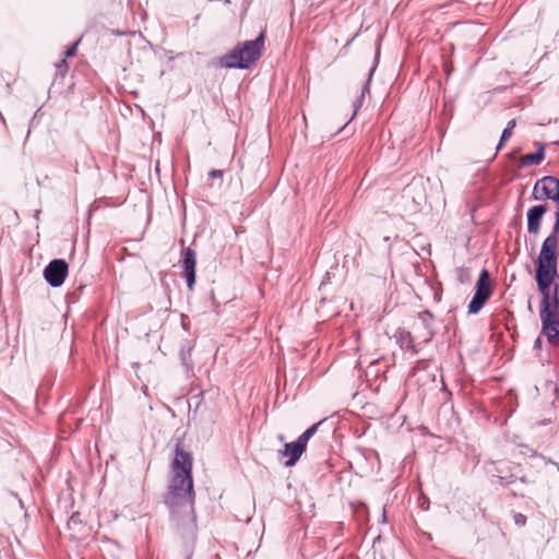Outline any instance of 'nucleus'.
Returning <instances> with one entry per match:
<instances>
[{"label": "nucleus", "mask_w": 559, "mask_h": 559, "mask_svg": "<svg viewBox=\"0 0 559 559\" xmlns=\"http://www.w3.org/2000/svg\"><path fill=\"white\" fill-rule=\"evenodd\" d=\"M264 49V32L253 40L238 44L233 51L222 58V66L225 68L247 69L258 60Z\"/></svg>", "instance_id": "4"}, {"label": "nucleus", "mask_w": 559, "mask_h": 559, "mask_svg": "<svg viewBox=\"0 0 559 559\" xmlns=\"http://www.w3.org/2000/svg\"><path fill=\"white\" fill-rule=\"evenodd\" d=\"M514 523L518 525V526H524L526 524V516L523 515L522 513H516L514 515Z\"/></svg>", "instance_id": "18"}, {"label": "nucleus", "mask_w": 559, "mask_h": 559, "mask_svg": "<svg viewBox=\"0 0 559 559\" xmlns=\"http://www.w3.org/2000/svg\"><path fill=\"white\" fill-rule=\"evenodd\" d=\"M78 45L79 43H75L73 44L71 47H69L66 51H64V58H70V57H73L75 56L76 53V49H78Z\"/></svg>", "instance_id": "19"}, {"label": "nucleus", "mask_w": 559, "mask_h": 559, "mask_svg": "<svg viewBox=\"0 0 559 559\" xmlns=\"http://www.w3.org/2000/svg\"><path fill=\"white\" fill-rule=\"evenodd\" d=\"M539 318L542 322V333L547 341L555 347H559V297L558 285L552 292L540 293Z\"/></svg>", "instance_id": "3"}, {"label": "nucleus", "mask_w": 559, "mask_h": 559, "mask_svg": "<svg viewBox=\"0 0 559 559\" xmlns=\"http://www.w3.org/2000/svg\"><path fill=\"white\" fill-rule=\"evenodd\" d=\"M545 158L544 147L540 145L539 148L532 154H525L521 157V164L526 165H539Z\"/></svg>", "instance_id": "13"}, {"label": "nucleus", "mask_w": 559, "mask_h": 559, "mask_svg": "<svg viewBox=\"0 0 559 559\" xmlns=\"http://www.w3.org/2000/svg\"><path fill=\"white\" fill-rule=\"evenodd\" d=\"M558 227L552 228L543 241L536 269V283L539 293L552 292L551 284L558 277Z\"/></svg>", "instance_id": "2"}, {"label": "nucleus", "mask_w": 559, "mask_h": 559, "mask_svg": "<svg viewBox=\"0 0 559 559\" xmlns=\"http://www.w3.org/2000/svg\"><path fill=\"white\" fill-rule=\"evenodd\" d=\"M58 73L61 75V76H64L66 73L68 72V62H67V59L63 58L62 60L58 61L56 64H55Z\"/></svg>", "instance_id": "17"}, {"label": "nucleus", "mask_w": 559, "mask_h": 559, "mask_svg": "<svg viewBox=\"0 0 559 559\" xmlns=\"http://www.w3.org/2000/svg\"><path fill=\"white\" fill-rule=\"evenodd\" d=\"M515 124H516L515 119H511L508 122L507 127L502 131L499 144L497 146V151H499L501 148L502 144L511 138Z\"/></svg>", "instance_id": "16"}, {"label": "nucleus", "mask_w": 559, "mask_h": 559, "mask_svg": "<svg viewBox=\"0 0 559 559\" xmlns=\"http://www.w3.org/2000/svg\"><path fill=\"white\" fill-rule=\"evenodd\" d=\"M69 272V265L63 259H55L44 270V277L51 287H60Z\"/></svg>", "instance_id": "6"}, {"label": "nucleus", "mask_w": 559, "mask_h": 559, "mask_svg": "<svg viewBox=\"0 0 559 559\" xmlns=\"http://www.w3.org/2000/svg\"><path fill=\"white\" fill-rule=\"evenodd\" d=\"M323 423V420H320L312 426H310L308 429H306L299 437L298 440L307 448V443L309 439L317 432L319 426Z\"/></svg>", "instance_id": "15"}, {"label": "nucleus", "mask_w": 559, "mask_h": 559, "mask_svg": "<svg viewBox=\"0 0 559 559\" xmlns=\"http://www.w3.org/2000/svg\"><path fill=\"white\" fill-rule=\"evenodd\" d=\"M373 72H374V67H372L370 70H369V75H368V80L366 82V84L364 85L362 90H361V93L360 95L357 97V99L355 100V111L354 114H356V111L361 107L362 105V102H364V98H365V94L369 92V84H370V81L372 79V75H373Z\"/></svg>", "instance_id": "14"}, {"label": "nucleus", "mask_w": 559, "mask_h": 559, "mask_svg": "<svg viewBox=\"0 0 559 559\" xmlns=\"http://www.w3.org/2000/svg\"><path fill=\"white\" fill-rule=\"evenodd\" d=\"M182 260L181 266L185 272V276L187 280V286L189 289H192L195 283V264H197V253L191 248H183L182 251Z\"/></svg>", "instance_id": "9"}, {"label": "nucleus", "mask_w": 559, "mask_h": 559, "mask_svg": "<svg viewBox=\"0 0 559 559\" xmlns=\"http://www.w3.org/2000/svg\"><path fill=\"white\" fill-rule=\"evenodd\" d=\"M394 337L401 349L409 352L412 355H417L419 353V349L415 344V338L409 331L405 329H397L394 333Z\"/></svg>", "instance_id": "12"}, {"label": "nucleus", "mask_w": 559, "mask_h": 559, "mask_svg": "<svg viewBox=\"0 0 559 559\" xmlns=\"http://www.w3.org/2000/svg\"><path fill=\"white\" fill-rule=\"evenodd\" d=\"M209 176L212 179H221L223 177V171L219 169H212Z\"/></svg>", "instance_id": "21"}, {"label": "nucleus", "mask_w": 559, "mask_h": 559, "mask_svg": "<svg viewBox=\"0 0 559 559\" xmlns=\"http://www.w3.org/2000/svg\"><path fill=\"white\" fill-rule=\"evenodd\" d=\"M552 201L556 202L555 224H554L552 228H557V225H558V230H559V198L552 199Z\"/></svg>", "instance_id": "20"}, {"label": "nucleus", "mask_w": 559, "mask_h": 559, "mask_svg": "<svg viewBox=\"0 0 559 559\" xmlns=\"http://www.w3.org/2000/svg\"><path fill=\"white\" fill-rule=\"evenodd\" d=\"M556 144H557V145H559V141H558V142H556Z\"/></svg>", "instance_id": "25"}, {"label": "nucleus", "mask_w": 559, "mask_h": 559, "mask_svg": "<svg viewBox=\"0 0 559 559\" xmlns=\"http://www.w3.org/2000/svg\"><path fill=\"white\" fill-rule=\"evenodd\" d=\"M193 457L183 449L180 440L177 441L174 459L170 464V479L164 502L173 514L185 513L194 520V500L192 478Z\"/></svg>", "instance_id": "1"}, {"label": "nucleus", "mask_w": 559, "mask_h": 559, "mask_svg": "<svg viewBox=\"0 0 559 559\" xmlns=\"http://www.w3.org/2000/svg\"><path fill=\"white\" fill-rule=\"evenodd\" d=\"M547 212V205L540 204L532 206L527 211V230L531 234L537 235L540 229V224L544 214Z\"/></svg>", "instance_id": "11"}, {"label": "nucleus", "mask_w": 559, "mask_h": 559, "mask_svg": "<svg viewBox=\"0 0 559 559\" xmlns=\"http://www.w3.org/2000/svg\"><path fill=\"white\" fill-rule=\"evenodd\" d=\"M277 438L280 441H284V439H285V437L283 435H278Z\"/></svg>", "instance_id": "22"}, {"label": "nucleus", "mask_w": 559, "mask_h": 559, "mask_svg": "<svg viewBox=\"0 0 559 559\" xmlns=\"http://www.w3.org/2000/svg\"><path fill=\"white\" fill-rule=\"evenodd\" d=\"M224 2H225L226 4H229V3H230V0H224Z\"/></svg>", "instance_id": "24"}, {"label": "nucleus", "mask_w": 559, "mask_h": 559, "mask_svg": "<svg viewBox=\"0 0 559 559\" xmlns=\"http://www.w3.org/2000/svg\"><path fill=\"white\" fill-rule=\"evenodd\" d=\"M413 329L417 338L421 340L425 344L429 343L436 333L433 328V314L428 310L418 312L417 321L413 324Z\"/></svg>", "instance_id": "8"}, {"label": "nucleus", "mask_w": 559, "mask_h": 559, "mask_svg": "<svg viewBox=\"0 0 559 559\" xmlns=\"http://www.w3.org/2000/svg\"><path fill=\"white\" fill-rule=\"evenodd\" d=\"M535 200L559 199V179L554 176H545L537 180L533 189Z\"/></svg>", "instance_id": "7"}, {"label": "nucleus", "mask_w": 559, "mask_h": 559, "mask_svg": "<svg viewBox=\"0 0 559 559\" xmlns=\"http://www.w3.org/2000/svg\"><path fill=\"white\" fill-rule=\"evenodd\" d=\"M491 294L492 287L490 274L488 270L484 269L480 272L479 277L476 282L474 297L468 304V313H478L486 304V301L490 298Z\"/></svg>", "instance_id": "5"}, {"label": "nucleus", "mask_w": 559, "mask_h": 559, "mask_svg": "<svg viewBox=\"0 0 559 559\" xmlns=\"http://www.w3.org/2000/svg\"><path fill=\"white\" fill-rule=\"evenodd\" d=\"M305 451L306 447L297 439L295 442L285 443L284 449L278 451V456L286 457L284 465L290 467L298 462Z\"/></svg>", "instance_id": "10"}, {"label": "nucleus", "mask_w": 559, "mask_h": 559, "mask_svg": "<svg viewBox=\"0 0 559 559\" xmlns=\"http://www.w3.org/2000/svg\"><path fill=\"white\" fill-rule=\"evenodd\" d=\"M535 345H536V346H539V345H540V338H537V340H536Z\"/></svg>", "instance_id": "23"}]
</instances>
